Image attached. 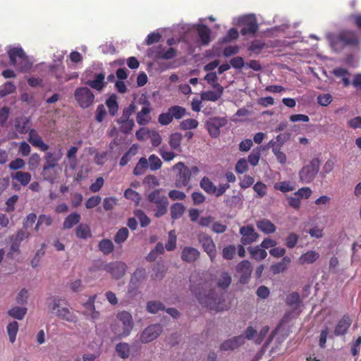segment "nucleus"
Returning <instances> with one entry per match:
<instances>
[{
	"mask_svg": "<svg viewBox=\"0 0 361 361\" xmlns=\"http://www.w3.org/2000/svg\"><path fill=\"white\" fill-rule=\"evenodd\" d=\"M198 286L195 287L193 284H191L190 289L202 305L216 312L223 311L228 308L222 294L214 295L212 291L206 294L205 288L207 287L206 283H198Z\"/></svg>",
	"mask_w": 361,
	"mask_h": 361,
	"instance_id": "1",
	"label": "nucleus"
},
{
	"mask_svg": "<svg viewBox=\"0 0 361 361\" xmlns=\"http://www.w3.org/2000/svg\"><path fill=\"white\" fill-rule=\"evenodd\" d=\"M326 38L334 51H341L346 45H355L359 40L356 34L351 31H343L339 34L327 33Z\"/></svg>",
	"mask_w": 361,
	"mask_h": 361,
	"instance_id": "2",
	"label": "nucleus"
},
{
	"mask_svg": "<svg viewBox=\"0 0 361 361\" xmlns=\"http://www.w3.org/2000/svg\"><path fill=\"white\" fill-rule=\"evenodd\" d=\"M117 321L112 324L111 329L116 338H121L128 336L133 327V317L126 311L118 312L116 315Z\"/></svg>",
	"mask_w": 361,
	"mask_h": 361,
	"instance_id": "3",
	"label": "nucleus"
},
{
	"mask_svg": "<svg viewBox=\"0 0 361 361\" xmlns=\"http://www.w3.org/2000/svg\"><path fill=\"white\" fill-rule=\"evenodd\" d=\"M63 302L64 300L60 298H51L48 305L49 311L61 319L75 323L78 320L76 315L71 312L67 307L63 306Z\"/></svg>",
	"mask_w": 361,
	"mask_h": 361,
	"instance_id": "4",
	"label": "nucleus"
},
{
	"mask_svg": "<svg viewBox=\"0 0 361 361\" xmlns=\"http://www.w3.org/2000/svg\"><path fill=\"white\" fill-rule=\"evenodd\" d=\"M11 63L20 71H26L32 66L27 56L21 47H12L8 50Z\"/></svg>",
	"mask_w": 361,
	"mask_h": 361,
	"instance_id": "5",
	"label": "nucleus"
},
{
	"mask_svg": "<svg viewBox=\"0 0 361 361\" xmlns=\"http://www.w3.org/2000/svg\"><path fill=\"white\" fill-rule=\"evenodd\" d=\"M320 164L319 158H313L307 164L303 166L298 172L300 181L305 184L312 183L319 172Z\"/></svg>",
	"mask_w": 361,
	"mask_h": 361,
	"instance_id": "6",
	"label": "nucleus"
},
{
	"mask_svg": "<svg viewBox=\"0 0 361 361\" xmlns=\"http://www.w3.org/2000/svg\"><path fill=\"white\" fill-rule=\"evenodd\" d=\"M137 104L141 105V109L136 115V121L140 126L148 124L152 119L151 113L152 107L151 102L147 97L142 94L137 101Z\"/></svg>",
	"mask_w": 361,
	"mask_h": 361,
	"instance_id": "7",
	"label": "nucleus"
},
{
	"mask_svg": "<svg viewBox=\"0 0 361 361\" xmlns=\"http://www.w3.org/2000/svg\"><path fill=\"white\" fill-rule=\"evenodd\" d=\"M234 25H242L240 32L243 35L254 34L258 30V25L254 14H248L233 18Z\"/></svg>",
	"mask_w": 361,
	"mask_h": 361,
	"instance_id": "8",
	"label": "nucleus"
},
{
	"mask_svg": "<svg viewBox=\"0 0 361 361\" xmlns=\"http://www.w3.org/2000/svg\"><path fill=\"white\" fill-rule=\"evenodd\" d=\"M74 97L80 107L86 109L94 102V95L87 87H78L75 90Z\"/></svg>",
	"mask_w": 361,
	"mask_h": 361,
	"instance_id": "9",
	"label": "nucleus"
},
{
	"mask_svg": "<svg viewBox=\"0 0 361 361\" xmlns=\"http://www.w3.org/2000/svg\"><path fill=\"white\" fill-rule=\"evenodd\" d=\"M188 30H194L197 32L199 39H197L191 46L196 47L200 45H207L211 41L210 29L199 23L197 24L189 25Z\"/></svg>",
	"mask_w": 361,
	"mask_h": 361,
	"instance_id": "10",
	"label": "nucleus"
},
{
	"mask_svg": "<svg viewBox=\"0 0 361 361\" xmlns=\"http://www.w3.org/2000/svg\"><path fill=\"white\" fill-rule=\"evenodd\" d=\"M174 170L178 171L176 179V185L178 187L186 186L190 180L191 172L184 163L178 162L173 166Z\"/></svg>",
	"mask_w": 361,
	"mask_h": 361,
	"instance_id": "11",
	"label": "nucleus"
},
{
	"mask_svg": "<svg viewBox=\"0 0 361 361\" xmlns=\"http://www.w3.org/2000/svg\"><path fill=\"white\" fill-rule=\"evenodd\" d=\"M226 118L214 117L207 121L206 126L209 135L213 137H216L220 134V128L226 126Z\"/></svg>",
	"mask_w": 361,
	"mask_h": 361,
	"instance_id": "12",
	"label": "nucleus"
},
{
	"mask_svg": "<svg viewBox=\"0 0 361 361\" xmlns=\"http://www.w3.org/2000/svg\"><path fill=\"white\" fill-rule=\"evenodd\" d=\"M199 241L204 251L206 252L209 257L211 261L214 262L216 255V250L212 238L206 234H201L199 236Z\"/></svg>",
	"mask_w": 361,
	"mask_h": 361,
	"instance_id": "13",
	"label": "nucleus"
},
{
	"mask_svg": "<svg viewBox=\"0 0 361 361\" xmlns=\"http://www.w3.org/2000/svg\"><path fill=\"white\" fill-rule=\"evenodd\" d=\"M162 331L159 324H154L146 328L140 336V341L143 343H149L155 340Z\"/></svg>",
	"mask_w": 361,
	"mask_h": 361,
	"instance_id": "14",
	"label": "nucleus"
},
{
	"mask_svg": "<svg viewBox=\"0 0 361 361\" xmlns=\"http://www.w3.org/2000/svg\"><path fill=\"white\" fill-rule=\"evenodd\" d=\"M240 233L242 235L241 243L244 245H250L257 241L259 235L255 232L252 226H243L240 228Z\"/></svg>",
	"mask_w": 361,
	"mask_h": 361,
	"instance_id": "15",
	"label": "nucleus"
},
{
	"mask_svg": "<svg viewBox=\"0 0 361 361\" xmlns=\"http://www.w3.org/2000/svg\"><path fill=\"white\" fill-rule=\"evenodd\" d=\"M127 266L122 262H114L106 264L104 269L110 273L115 279L122 277L126 271Z\"/></svg>",
	"mask_w": 361,
	"mask_h": 361,
	"instance_id": "16",
	"label": "nucleus"
},
{
	"mask_svg": "<svg viewBox=\"0 0 361 361\" xmlns=\"http://www.w3.org/2000/svg\"><path fill=\"white\" fill-rule=\"evenodd\" d=\"M96 295L89 297L87 301L83 304V314L93 322H96L99 318V312L96 311L94 302Z\"/></svg>",
	"mask_w": 361,
	"mask_h": 361,
	"instance_id": "17",
	"label": "nucleus"
},
{
	"mask_svg": "<svg viewBox=\"0 0 361 361\" xmlns=\"http://www.w3.org/2000/svg\"><path fill=\"white\" fill-rule=\"evenodd\" d=\"M28 141L34 147L39 148L42 152H45L49 149L48 145L44 142L42 137L39 135L35 129H30L29 130Z\"/></svg>",
	"mask_w": 361,
	"mask_h": 361,
	"instance_id": "18",
	"label": "nucleus"
},
{
	"mask_svg": "<svg viewBox=\"0 0 361 361\" xmlns=\"http://www.w3.org/2000/svg\"><path fill=\"white\" fill-rule=\"evenodd\" d=\"M200 257V252L192 247H185L182 250L181 259L187 263L195 262Z\"/></svg>",
	"mask_w": 361,
	"mask_h": 361,
	"instance_id": "19",
	"label": "nucleus"
},
{
	"mask_svg": "<svg viewBox=\"0 0 361 361\" xmlns=\"http://www.w3.org/2000/svg\"><path fill=\"white\" fill-rule=\"evenodd\" d=\"M245 342V338L243 336L240 335L238 336L233 337L232 338L228 339L225 341L221 345V350L227 351V350H233L241 345H243Z\"/></svg>",
	"mask_w": 361,
	"mask_h": 361,
	"instance_id": "20",
	"label": "nucleus"
},
{
	"mask_svg": "<svg viewBox=\"0 0 361 361\" xmlns=\"http://www.w3.org/2000/svg\"><path fill=\"white\" fill-rule=\"evenodd\" d=\"M215 90H208L201 94V99L204 101L216 102L223 94L224 87L221 85H217L216 87H212Z\"/></svg>",
	"mask_w": 361,
	"mask_h": 361,
	"instance_id": "21",
	"label": "nucleus"
},
{
	"mask_svg": "<svg viewBox=\"0 0 361 361\" xmlns=\"http://www.w3.org/2000/svg\"><path fill=\"white\" fill-rule=\"evenodd\" d=\"M238 272L242 274L240 281L241 283H246L251 274L252 267L251 264L247 260H243L237 266Z\"/></svg>",
	"mask_w": 361,
	"mask_h": 361,
	"instance_id": "22",
	"label": "nucleus"
},
{
	"mask_svg": "<svg viewBox=\"0 0 361 361\" xmlns=\"http://www.w3.org/2000/svg\"><path fill=\"white\" fill-rule=\"evenodd\" d=\"M351 324V319L348 316H343L336 324L334 334L336 336H343L346 334Z\"/></svg>",
	"mask_w": 361,
	"mask_h": 361,
	"instance_id": "23",
	"label": "nucleus"
},
{
	"mask_svg": "<svg viewBox=\"0 0 361 361\" xmlns=\"http://www.w3.org/2000/svg\"><path fill=\"white\" fill-rule=\"evenodd\" d=\"M257 228L266 234H271L276 231L275 225L268 219H262L257 222Z\"/></svg>",
	"mask_w": 361,
	"mask_h": 361,
	"instance_id": "24",
	"label": "nucleus"
},
{
	"mask_svg": "<svg viewBox=\"0 0 361 361\" xmlns=\"http://www.w3.org/2000/svg\"><path fill=\"white\" fill-rule=\"evenodd\" d=\"M319 257V254L314 250H308L305 253L302 254L298 262L301 264H312Z\"/></svg>",
	"mask_w": 361,
	"mask_h": 361,
	"instance_id": "25",
	"label": "nucleus"
},
{
	"mask_svg": "<svg viewBox=\"0 0 361 361\" xmlns=\"http://www.w3.org/2000/svg\"><path fill=\"white\" fill-rule=\"evenodd\" d=\"M104 78L105 74L103 73H100L97 74L93 80H88L87 82V85L93 89L100 91L104 87Z\"/></svg>",
	"mask_w": 361,
	"mask_h": 361,
	"instance_id": "26",
	"label": "nucleus"
},
{
	"mask_svg": "<svg viewBox=\"0 0 361 361\" xmlns=\"http://www.w3.org/2000/svg\"><path fill=\"white\" fill-rule=\"evenodd\" d=\"M11 177L16 180L20 185L25 186L31 180V174L28 172L17 171L14 173H11Z\"/></svg>",
	"mask_w": 361,
	"mask_h": 361,
	"instance_id": "27",
	"label": "nucleus"
},
{
	"mask_svg": "<svg viewBox=\"0 0 361 361\" xmlns=\"http://www.w3.org/2000/svg\"><path fill=\"white\" fill-rule=\"evenodd\" d=\"M61 152H59L57 156L51 152H47L45 156V163L43 168H56L58 166V161L61 159Z\"/></svg>",
	"mask_w": 361,
	"mask_h": 361,
	"instance_id": "28",
	"label": "nucleus"
},
{
	"mask_svg": "<svg viewBox=\"0 0 361 361\" xmlns=\"http://www.w3.org/2000/svg\"><path fill=\"white\" fill-rule=\"evenodd\" d=\"M59 171L56 168H43L42 176L44 180L54 183L58 178Z\"/></svg>",
	"mask_w": 361,
	"mask_h": 361,
	"instance_id": "29",
	"label": "nucleus"
},
{
	"mask_svg": "<svg viewBox=\"0 0 361 361\" xmlns=\"http://www.w3.org/2000/svg\"><path fill=\"white\" fill-rule=\"evenodd\" d=\"M160 192H161V190H159V189L152 192L148 196V199H149V202L156 205H158L160 204H161L164 202H168L167 197L165 195H161L160 194Z\"/></svg>",
	"mask_w": 361,
	"mask_h": 361,
	"instance_id": "30",
	"label": "nucleus"
},
{
	"mask_svg": "<svg viewBox=\"0 0 361 361\" xmlns=\"http://www.w3.org/2000/svg\"><path fill=\"white\" fill-rule=\"evenodd\" d=\"M15 129L20 133L25 134L29 131V120L26 118H19L15 121Z\"/></svg>",
	"mask_w": 361,
	"mask_h": 361,
	"instance_id": "31",
	"label": "nucleus"
},
{
	"mask_svg": "<svg viewBox=\"0 0 361 361\" xmlns=\"http://www.w3.org/2000/svg\"><path fill=\"white\" fill-rule=\"evenodd\" d=\"M183 139V136L179 133H172L169 137V143L172 149L178 150L181 152L180 142Z\"/></svg>",
	"mask_w": 361,
	"mask_h": 361,
	"instance_id": "32",
	"label": "nucleus"
},
{
	"mask_svg": "<svg viewBox=\"0 0 361 361\" xmlns=\"http://www.w3.org/2000/svg\"><path fill=\"white\" fill-rule=\"evenodd\" d=\"M27 309L25 307H14L8 311V314L10 317L22 320L27 313Z\"/></svg>",
	"mask_w": 361,
	"mask_h": 361,
	"instance_id": "33",
	"label": "nucleus"
},
{
	"mask_svg": "<svg viewBox=\"0 0 361 361\" xmlns=\"http://www.w3.org/2000/svg\"><path fill=\"white\" fill-rule=\"evenodd\" d=\"M250 253L252 258L256 260H262L266 258L267 253L264 248L259 246L249 248Z\"/></svg>",
	"mask_w": 361,
	"mask_h": 361,
	"instance_id": "34",
	"label": "nucleus"
},
{
	"mask_svg": "<svg viewBox=\"0 0 361 361\" xmlns=\"http://www.w3.org/2000/svg\"><path fill=\"white\" fill-rule=\"evenodd\" d=\"M75 234L78 238L82 239H87L90 238L92 235L90 226L83 224H81L77 226Z\"/></svg>",
	"mask_w": 361,
	"mask_h": 361,
	"instance_id": "35",
	"label": "nucleus"
},
{
	"mask_svg": "<svg viewBox=\"0 0 361 361\" xmlns=\"http://www.w3.org/2000/svg\"><path fill=\"white\" fill-rule=\"evenodd\" d=\"M116 352L122 359H126L130 355V348L127 343H119L116 345Z\"/></svg>",
	"mask_w": 361,
	"mask_h": 361,
	"instance_id": "36",
	"label": "nucleus"
},
{
	"mask_svg": "<svg viewBox=\"0 0 361 361\" xmlns=\"http://www.w3.org/2000/svg\"><path fill=\"white\" fill-rule=\"evenodd\" d=\"M231 283V277L226 272H222L216 279V285L221 289L227 288Z\"/></svg>",
	"mask_w": 361,
	"mask_h": 361,
	"instance_id": "37",
	"label": "nucleus"
},
{
	"mask_svg": "<svg viewBox=\"0 0 361 361\" xmlns=\"http://www.w3.org/2000/svg\"><path fill=\"white\" fill-rule=\"evenodd\" d=\"M6 331L10 342L13 343L16 341L18 331V323L15 321L10 322L6 326Z\"/></svg>",
	"mask_w": 361,
	"mask_h": 361,
	"instance_id": "38",
	"label": "nucleus"
},
{
	"mask_svg": "<svg viewBox=\"0 0 361 361\" xmlns=\"http://www.w3.org/2000/svg\"><path fill=\"white\" fill-rule=\"evenodd\" d=\"M80 220V215L76 212L71 213L64 220L63 228H71Z\"/></svg>",
	"mask_w": 361,
	"mask_h": 361,
	"instance_id": "39",
	"label": "nucleus"
},
{
	"mask_svg": "<svg viewBox=\"0 0 361 361\" xmlns=\"http://www.w3.org/2000/svg\"><path fill=\"white\" fill-rule=\"evenodd\" d=\"M200 185L202 189L206 192L207 194H213L216 190L215 185L211 181V180L207 177H204L202 178L200 183Z\"/></svg>",
	"mask_w": 361,
	"mask_h": 361,
	"instance_id": "40",
	"label": "nucleus"
},
{
	"mask_svg": "<svg viewBox=\"0 0 361 361\" xmlns=\"http://www.w3.org/2000/svg\"><path fill=\"white\" fill-rule=\"evenodd\" d=\"M185 207L181 203L173 204L171 207V215L173 219H178L181 217L185 212Z\"/></svg>",
	"mask_w": 361,
	"mask_h": 361,
	"instance_id": "41",
	"label": "nucleus"
},
{
	"mask_svg": "<svg viewBox=\"0 0 361 361\" xmlns=\"http://www.w3.org/2000/svg\"><path fill=\"white\" fill-rule=\"evenodd\" d=\"M148 167L149 166L147 159L145 157H142L140 159L135 167L134 168L133 173L135 176H140L145 173Z\"/></svg>",
	"mask_w": 361,
	"mask_h": 361,
	"instance_id": "42",
	"label": "nucleus"
},
{
	"mask_svg": "<svg viewBox=\"0 0 361 361\" xmlns=\"http://www.w3.org/2000/svg\"><path fill=\"white\" fill-rule=\"evenodd\" d=\"M99 249L104 255H109L114 250V246L111 240L104 239L99 243Z\"/></svg>",
	"mask_w": 361,
	"mask_h": 361,
	"instance_id": "43",
	"label": "nucleus"
},
{
	"mask_svg": "<svg viewBox=\"0 0 361 361\" xmlns=\"http://www.w3.org/2000/svg\"><path fill=\"white\" fill-rule=\"evenodd\" d=\"M169 114H171L172 118L180 119L185 114V109L180 106H173L170 107L169 109Z\"/></svg>",
	"mask_w": 361,
	"mask_h": 361,
	"instance_id": "44",
	"label": "nucleus"
},
{
	"mask_svg": "<svg viewBox=\"0 0 361 361\" xmlns=\"http://www.w3.org/2000/svg\"><path fill=\"white\" fill-rule=\"evenodd\" d=\"M261 148L262 147L254 149L248 156L247 161L252 166H257L259 163L261 157Z\"/></svg>",
	"mask_w": 361,
	"mask_h": 361,
	"instance_id": "45",
	"label": "nucleus"
},
{
	"mask_svg": "<svg viewBox=\"0 0 361 361\" xmlns=\"http://www.w3.org/2000/svg\"><path fill=\"white\" fill-rule=\"evenodd\" d=\"M148 166L151 171H154L161 167L162 162L161 159L155 154H152L149 157Z\"/></svg>",
	"mask_w": 361,
	"mask_h": 361,
	"instance_id": "46",
	"label": "nucleus"
},
{
	"mask_svg": "<svg viewBox=\"0 0 361 361\" xmlns=\"http://www.w3.org/2000/svg\"><path fill=\"white\" fill-rule=\"evenodd\" d=\"M49 70L54 77L60 82H63V75H64V67L59 66L58 65H51Z\"/></svg>",
	"mask_w": 361,
	"mask_h": 361,
	"instance_id": "47",
	"label": "nucleus"
},
{
	"mask_svg": "<svg viewBox=\"0 0 361 361\" xmlns=\"http://www.w3.org/2000/svg\"><path fill=\"white\" fill-rule=\"evenodd\" d=\"M106 104L109 109V114L114 116L117 113L118 109L116 96H111L106 100Z\"/></svg>",
	"mask_w": 361,
	"mask_h": 361,
	"instance_id": "48",
	"label": "nucleus"
},
{
	"mask_svg": "<svg viewBox=\"0 0 361 361\" xmlns=\"http://www.w3.org/2000/svg\"><path fill=\"white\" fill-rule=\"evenodd\" d=\"M253 190L257 194V197L262 198L267 195V185L262 183V181H257L253 185Z\"/></svg>",
	"mask_w": 361,
	"mask_h": 361,
	"instance_id": "49",
	"label": "nucleus"
},
{
	"mask_svg": "<svg viewBox=\"0 0 361 361\" xmlns=\"http://www.w3.org/2000/svg\"><path fill=\"white\" fill-rule=\"evenodd\" d=\"M128 230L126 228H120L114 236V241L116 244L123 243L128 237Z\"/></svg>",
	"mask_w": 361,
	"mask_h": 361,
	"instance_id": "50",
	"label": "nucleus"
},
{
	"mask_svg": "<svg viewBox=\"0 0 361 361\" xmlns=\"http://www.w3.org/2000/svg\"><path fill=\"white\" fill-rule=\"evenodd\" d=\"M16 90V86L11 82H7L0 87V97H4L6 95L13 93Z\"/></svg>",
	"mask_w": 361,
	"mask_h": 361,
	"instance_id": "51",
	"label": "nucleus"
},
{
	"mask_svg": "<svg viewBox=\"0 0 361 361\" xmlns=\"http://www.w3.org/2000/svg\"><path fill=\"white\" fill-rule=\"evenodd\" d=\"M197 126H198V121L194 118H188V119L183 120L180 123V128L184 130L195 129L197 127Z\"/></svg>",
	"mask_w": 361,
	"mask_h": 361,
	"instance_id": "52",
	"label": "nucleus"
},
{
	"mask_svg": "<svg viewBox=\"0 0 361 361\" xmlns=\"http://www.w3.org/2000/svg\"><path fill=\"white\" fill-rule=\"evenodd\" d=\"M176 235L175 233V231H171L169 233V239L167 243L165 245V248L168 251H172L176 249Z\"/></svg>",
	"mask_w": 361,
	"mask_h": 361,
	"instance_id": "53",
	"label": "nucleus"
},
{
	"mask_svg": "<svg viewBox=\"0 0 361 361\" xmlns=\"http://www.w3.org/2000/svg\"><path fill=\"white\" fill-rule=\"evenodd\" d=\"M124 197L128 200L135 202L136 204H138L140 200V195L139 193L130 188L127 189L124 192Z\"/></svg>",
	"mask_w": 361,
	"mask_h": 361,
	"instance_id": "54",
	"label": "nucleus"
},
{
	"mask_svg": "<svg viewBox=\"0 0 361 361\" xmlns=\"http://www.w3.org/2000/svg\"><path fill=\"white\" fill-rule=\"evenodd\" d=\"M135 216L138 219L140 223V226L142 227H146L150 223L149 218L142 211V210H136L135 212Z\"/></svg>",
	"mask_w": 361,
	"mask_h": 361,
	"instance_id": "55",
	"label": "nucleus"
},
{
	"mask_svg": "<svg viewBox=\"0 0 361 361\" xmlns=\"http://www.w3.org/2000/svg\"><path fill=\"white\" fill-rule=\"evenodd\" d=\"M119 122L121 130L126 134L130 133L135 126L133 120H119Z\"/></svg>",
	"mask_w": 361,
	"mask_h": 361,
	"instance_id": "56",
	"label": "nucleus"
},
{
	"mask_svg": "<svg viewBox=\"0 0 361 361\" xmlns=\"http://www.w3.org/2000/svg\"><path fill=\"white\" fill-rule=\"evenodd\" d=\"M164 309L162 303L159 302L150 301L147 303V310L149 312L155 314L158 312L159 310H162Z\"/></svg>",
	"mask_w": 361,
	"mask_h": 361,
	"instance_id": "57",
	"label": "nucleus"
},
{
	"mask_svg": "<svg viewBox=\"0 0 361 361\" xmlns=\"http://www.w3.org/2000/svg\"><path fill=\"white\" fill-rule=\"evenodd\" d=\"M286 301L288 305L294 308H298L300 303V296L298 293H293L287 297Z\"/></svg>",
	"mask_w": 361,
	"mask_h": 361,
	"instance_id": "58",
	"label": "nucleus"
},
{
	"mask_svg": "<svg viewBox=\"0 0 361 361\" xmlns=\"http://www.w3.org/2000/svg\"><path fill=\"white\" fill-rule=\"evenodd\" d=\"M248 169L247 161L245 159H240L235 166V170L238 173L243 174Z\"/></svg>",
	"mask_w": 361,
	"mask_h": 361,
	"instance_id": "59",
	"label": "nucleus"
},
{
	"mask_svg": "<svg viewBox=\"0 0 361 361\" xmlns=\"http://www.w3.org/2000/svg\"><path fill=\"white\" fill-rule=\"evenodd\" d=\"M137 106L135 104H130L127 108L123 111V114L120 120H130V116L135 112Z\"/></svg>",
	"mask_w": 361,
	"mask_h": 361,
	"instance_id": "60",
	"label": "nucleus"
},
{
	"mask_svg": "<svg viewBox=\"0 0 361 361\" xmlns=\"http://www.w3.org/2000/svg\"><path fill=\"white\" fill-rule=\"evenodd\" d=\"M236 248L234 245H228L223 249L222 256L225 259H231L235 254Z\"/></svg>",
	"mask_w": 361,
	"mask_h": 361,
	"instance_id": "61",
	"label": "nucleus"
},
{
	"mask_svg": "<svg viewBox=\"0 0 361 361\" xmlns=\"http://www.w3.org/2000/svg\"><path fill=\"white\" fill-rule=\"evenodd\" d=\"M312 193V190L308 187H303L300 188L294 193L295 196L298 197L300 199H308Z\"/></svg>",
	"mask_w": 361,
	"mask_h": 361,
	"instance_id": "62",
	"label": "nucleus"
},
{
	"mask_svg": "<svg viewBox=\"0 0 361 361\" xmlns=\"http://www.w3.org/2000/svg\"><path fill=\"white\" fill-rule=\"evenodd\" d=\"M25 165V163L23 159L21 158H16L9 163L8 167L11 170H18L23 169Z\"/></svg>",
	"mask_w": 361,
	"mask_h": 361,
	"instance_id": "63",
	"label": "nucleus"
},
{
	"mask_svg": "<svg viewBox=\"0 0 361 361\" xmlns=\"http://www.w3.org/2000/svg\"><path fill=\"white\" fill-rule=\"evenodd\" d=\"M255 182L254 178L249 176L245 175L243 177L242 180L239 183V185L242 189H246L253 185Z\"/></svg>",
	"mask_w": 361,
	"mask_h": 361,
	"instance_id": "64",
	"label": "nucleus"
}]
</instances>
